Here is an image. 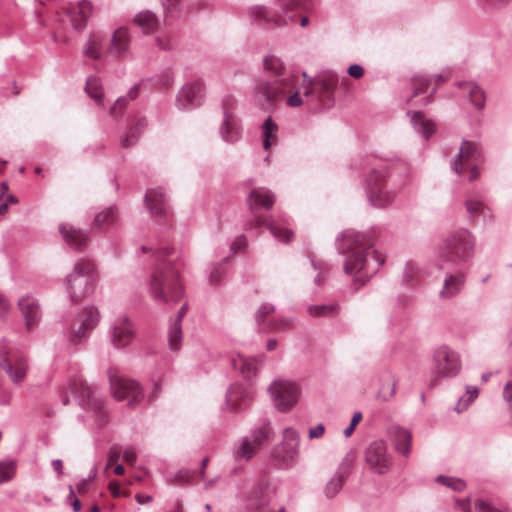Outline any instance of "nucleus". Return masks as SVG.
<instances>
[{
	"label": "nucleus",
	"instance_id": "obj_56",
	"mask_svg": "<svg viewBox=\"0 0 512 512\" xmlns=\"http://www.w3.org/2000/svg\"><path fill=\"white\" fill-rule=\"evenodd\" d=\"M156 46L163 51H169L174 47V40L169 35L157 36L155 38Z\"/></svg>",
	"mask_w": 512,
	"mask_h": 512
},
{
	"label": "nucleus",
	"instance_id": "obj_57",
	"mask_svg": "<svg viewBox=\"0 0 512 512\" xmlns=\"http://www.w3.org/2000/svg\"><path fill=\"white\" fill-rule=\"evenodd\" d=\"M361 419L362 413L359 411L355 412L354 415L352 416L349 426L345 428L343 431L345 437H349L353 433L356 425L361 421Z\"/></svg>",
	"mask_w": 512,
	"mask_h": 512
},
{
	"label": "nucleus",
	"instance_id": "obj_12",
	"mask_svg": "<svg viewBox=\"0 0 512 512\" xmlns=\"http://www.w3.org/2000/svg\"><path fill=\"white\" fill-rule=\"evenodd\" d=\"M108 378L112 394L118 401L127 400L130 408L138 406L143 401V390L138 382L121 376L116 368L108 370Z\"/></svg>",
	"mask_w": 512,
	"mask_h": 512
},
{
	"label": "nucleus",
	"instance_id": "obj_6",
	"mask_svg": "<svg viewBox=\"0 0 512 512\" xmlns=\"http://www.w3.org/2000/svg\"><path fill=\"white\" fill-rule=\"evenodd\" d=\"M97 275L94 265L84 259L74 264L72 272L66 277V290L73 303H79L90 296L96 287Z\"/></svg>",
	"mask_w": 512,
	"mask_h": 512
},
{
	"label": "nucleus",
	"instance_id": "obj_45",
	"mask_svg": "<svg viewBox=\"0 0 512 512\" xmlns=\"http://www.w3.org/2000/svg\"><path fill=\"white\" fill-rule=\"evenodd\" d=\"M168 344L171 350H180L182 344V325L171 323L168 330Z\"/></svg>",
	"mask_w": 512,
	"mask_h": 512
},
{
	"label": "nucleus",
	"instance_id": "obj_19",
	"mask_svg": "<svg viewBox=\"0 0 512 512\" xmlns=\"http://www.w3.org/2000/svg\"><path fill=\"white\" fill-rule=\"evenodd\" d=\"M234 99L227 96L223 102V120L219 127V134L226 143H235L241 137V126L239 120L230 112L228 107L232 106Z\"/></svg>",
	"mask_w": 512,
	"mask_h": 512
},
{
	"label": "nucleus",
	"instance_id": "obj_30",
	"mask_svg": "<svg viewBox=\"0 0 512 512\" xmlns=\"http://www.w3.org/2000/svg\"><path fill=\"white\" fill-rule=\"evenodd\" d=\"M391 437L393 440L395 450L408 457L411 452L412 434L409 430L400 427L393 426L391 428Z\"/></svg>",
	"mask_w": 512,
	"mask_h": 512
},
{
	"label": "nucleus",
	"instance_id": "obj_9",
	"mask_svg": "<svg viewBox=\"0 0 512 512\" xmlns=\"http://www.w3.org/2000/svg\"><path fill=\"white\" fill-rule=\"evenodd\" d=\"M278 3L285 15L276 14L263 5H254L249 8V16L261 25L281 27L295 21V16L289 12L306 11L310 5L309 0H278Z\"/></svg>",
	"mask_w": 512,
	"mask_h": 512
},
{
	"label": "nucleus",
	"instance_id": "obj_16",
	"mask_svg": "<svg viewBox=\"0 0 512 512\" xmlns=\"http://www.w3.org/2000/svg\"><path fill=\"white\" fill-rule=\"evenodd\" d=\"M110 341L115 348L127 347L136 336V328L127 316L114 319L109 329Z\"/></svg>",
	"mask_w": 512,
	"mask_h": 512
},
{
	"label": "nucleus",
	"instance_id": "obj_38",
	"mask_svg": "<svg viewBox=\"0 0 512 512\" xmlns=\"http://www.w3.org/2000/svg\"><path fill=\"white\" fill-rule=\"evenodd\" d=\"M102 45L103 37L100 34H92L83 47V54L90 59L99 60L101 58Z\"/></svg>",
	"mask_w": 512,
	"mask_h": 512
},
{
	"label": "nucleus",
	"instance_id": "obj_17",
	"mask_svg": "<svg viewBox=\"0 0 512 512\" xmlns=\"http://www.w3.org/2000/svg\"><path fill=\"white\" fill-rule=\"evenodd\" d=\"M253 397L254 391L251 385L235 383L226 392L225 406L232 412H239L250 406Z\"/></svg>",
	"mask_w": 512,
	"mask_h": 512
},
{
	"label": "nucleus",
	"instance_id": "obj_4",
	"mask_svg": "<svg viewBox=\"0 0 512 512\" xmlns=\"http://www.w3.org/2000/svg\"><path fill=\"white\" fill-rule=\"evenodd\" d=\"M275 202V195L272 191L264 187H258L251 190L249 193V207L253 215L245 228L252 229L257 227H265L274 236L276 240L283 243H288L292 237L293 232L288 229L289 219L282 216L279 220L271 217H262L258 215L260 209L270 210Z\"/></svg>",
	"mask_w": 512,
	"mask_h": 512
},
{
	"label": "nucleus",
	"instance_id": "obj_35",
	"mask_svg": "<svg viewBox=\"0 0 512 512\" xmlns=\"http://www.w3.org/2000/svg\"><path fill=\"white\" fill-rule=\"evenodd\" d=\"M134 23L139 26L145 34L154 33L159 24V20L155 13L150 10L141 11L135 15Z\"/></svg>",
	"mask_w": 512,
	"mask_h": 512
},
{
	"label": "nucleus",
	"instance_id": "obj_60",
	"mask_svg": "<svg viewBox=\"0 0 512 512\" xmlns=\"http://www.w3.org/2000/svg\"><path fill=\"white\" fill-rule=\"evenodd\" d=\"M123 459L128 464H134L137 459L136 451L133 447H126L123 451Z\"/></svg>",
	"mask_w": 512,
	"mask_h": 512
},
{
	"label": "nucleus",
	"instance_id": "obj_44",
	"mask_svg": "<svg viewBox=\"0 0 512 512\" xmlns=\"http://www.w3.org/2000/svg\"><path fill=\"white\" fill-rule=\"evenodd\" d=\"M432 84V77L427 75H414L411 79L412 97L425 93Z\"/></svg>",
	"mask_w": 512,
	"mask_h": 512
},
{
	"label": "nucleus",
	"instance_id": "obj_33",
	"mask_svg": "<svg viewBox=\"0 0 512 512\" xmlns=\"http://www.w3.org/2000/svg\"><path fill=\"white\" fill-rule=\"evenodd\" d=\"M411 116V123L416 132L421 134L425 139H428L435 132V123L427 119L422 112H407Z\"/></svg>",
	"mask_w": 512,
	"mask_h": 512
},
{
	"label": "nucleus",
	"instance_id": "obj_20",
	"mask_svg": "<svg viewBox=\"0 0 512 512\" xmlns=\"http://www.w3.org/2000/svg\"><path fill=\"white\" fill-rule=\"evenodd\" d=\"M204 85L200 81L185 84L178 92L176 103L179 109L191 110L204 101Z\"/></svg>",
	"mask_w": 512,
	"mask_h": 512
},
{
	"label": "nucleus",
	"instance_id": "obj_39",
	"mask_svg": "<svg viewBox=\"0 0 512 512\" xmlns=\"http://www.w3.org/2000/svg\"><path fill=\"white\" fill-rule=\"evenodd\" d=\"M117 209L115 206H110L106 208L105 210L99 212L92 222V228L93 229H100L103 226L112 225L117 220Z\"/></svg>",
	"mask_w": 512,
	"mask_h": 512
},
{
	"label": "nucleus",
	"instance_id": "obj_64",
	"mask_svg": "<svg viewBox=\"0 0 512 512\" xmlns=\"http://www.w3.org/2000/svg\"><path fill=\"white\" fill-rule=\"evenodd\" d=\"M475 509L477 512H495L494 508L484 500H477Z\"/></svg>",
	"mask_w": 512,
	"mask_h": 512
},
{
	"label": "nucleus",
	"instance_id": "obj_59",
	"mask_svg": "<svg viewBox=\"0 0 512 512\" xmlns=\"http://www.w3.org/2000/svg\"><path fill=\"white\" fill-rule=\"evenodd\" d=\"M222 277V271L219 266L212 265L209 272V281L211 284H217L220 282Z\"/></svg>",
	"mask_w": 512,
	"mask_h": 512
},
{
	"label": "nucleus",
	"instance_id": "obj_32",
	"mask_svg": "<svg viewBox=\"0 0 512 512\" xmlns=\"http://www.w3.org/2000/svg\"><path fill=\"white\" fill-rule=\"evenodd\" d=\"M465 207L471 220L482 217L484 220H490L493 217L492 210L482 200L469 197L465 201Z\"/></svg>",
	"mask_w": 512,
	"mask_h": 512
},
{
	"label": "nucleus",
	"instance_id": "obj_10",
	"mask_svg": "<svg viewBox=\"0 0 512 512\" xmlns=\"http://www.w3.org/2000/svg\"><path fill=\"white\" fill-rule=\"evenodd\" d=\"M67 389L83 409L93 414L98 428L108 422L103 402L93 387L88 386L82 379H75L68 383Z\"/></svg>",
	"mask_w": 512,
	"mask_h": 512
},
{
	"label": "nucleus",
	"instance_id": "obj_26",
	"mask_svg": "<svg viewBox=\"0 0 512 512\" xmlns=\"http://www.w3.org/2000/svg\"><path fill=\"white\" fill-rule=\"evenodd\" d=\"M262 363L263 358L244 357L242 355H237L231 359V365L233 369L239 371L240 374L246 379H250L255 376L259 371Z\"/></svg>",
	"mask_w": 512,
	"mask_h": 512
},
{
	"label": "nucleus",
	"instance_id": "obj_61",
	"mask_svg": "<svg viewBox=\"0 0 512 512\" xmlns=\"http://www.w3.org/2000/svg\"><path fill=\"white\" fill-rule=\"evenodd\" d=\"M146 127H147V119L145 117H140L136 120L134 126L131 127L130 129H133V131L135 133H137L136 135H138V137H140L141 133L146 129Z\"/></svg>",
	"mask_w": 512,
	"mask_h": 512
},
{
	"label": "nucleus",
	"instance_id": "obj_29",
	"mask_svg": "<svg viewBox=\"0 0 512 512\" xmlns=\"http://www.w3.org/2000/svg\"><path fill=\"white\" fill-rule=\"evenodd\" d=\"M131 42V36L129 29L126 27H120L114 31L111 37V43L108 48V52L112 56H121L126 53L129 49Z\"/></svg>",
	"mask_w": 512,
	"mask_h": 512
},
{
	"label": "nucleus",
	"instance_id": "obj_8",
	"mask_svg": "<svg viewBox=\"0 0 512 512\" xmlns=\"http://www.w3.org/2000/svg\"><path fill=\"white\" fill-rule=\"evenodd\" d=\"M274 437L271 422L263 420L254 426L249 435L240 438L233 446V457L236 461L248 462L262 447L268 445Z\"/></svg>",
	"mask_w": 512,
	"mask_h": 512
},
{
	"label": "nucleus",
	"instance_id": "obj_27",
	"mask_svg": "<svg viewBox=\"0 0 512 512\" xmlns=\"http://www.w3.org/2000/svg\"><path fill=\"white\" fill-rule=\"evenodd\" d=\"M349 468L350 461L345 458L325 486L324 493L327 498L332 499L341 491Z\"/></svg>",
	"mask_w": 512,
	"mask_h": 512
},
{
	"label": "nucleus",
	"instance_id": "obj_1",
	"mask_svg": "<svg viewBox=\"0 0 512 512\" xmlns=\"http://www.w3.org/2000/svg\"><path fill=\"white\" fill-rule=\"evenodd\" d=\"M337 250L346 255L343 270L353 276L358 290L368 282L384 264V257L373 249V241L369 234L354 230H346L336 238Z\"/></svg>",
	"mask_w": 512,
	"mask_h": 512
},
{
	"label": "nucleus",
	"instance_id": "obj_13",
	"mask_svg": "<svg viewBox=\"0 0 512 512\" xmlns=\"http://www.w3.org/2000/svg\"><path fill=\"white\" fill-rule=\"evenodd\" d=\"M433 375L438 378H452L461 370L459 354L447 345H441L433 351Z\"/></svg>",
	"mask_w": 512,
	"mask_h": 512
},
{
	"label": "nucleus",
	"instance_id": "obj_31",
	"mask_svg": "<svg viewBox=\"0 0 512 512\" xmlns=\"http://www.w3.org/2000/svg\"><path fill=\"white\" fill-rule=\"evenodd\" d=\"M275 307L269 303H263L256 312V321L263 331L267 330H276L288 325L289 321L287 319H281L276 321L275 323H269L266 325L265 317L271 313H273Z\"/></svg>",
	"mask_w": 512,
	"mask_h": 512
},
{
	"label": "nucleus",
	"instance_id": "obj_24",
	"mask_svg": "<svg viewBox=\"0 0 512 512\" xmlns=\"http://www.w3.org/2000/svg\"><path fill=\"white\" fill-rule=\"evenodd\" d=\"M466 282V273L457 268L455 271L446 270L442 288L439 291V297L443 300L451 299L457 296L464 288Z\"/></svg>",
	"mask_w": 512,
	"mask_h": 512
},
{
	"label": "nucleus",
	"instance_id": "obj_15",
	"mask_svg": "<svg viewBox=\"0 0 512 512\" xmlns=\"http://www.w3.org/2000/svg\"><path fill=\"white\" fill-rule=\"evenodd\" d=\"M365 460L370 469L377 474L387 473L392 465V457L382 440H376L366 448Z\"/></svg>",
	"mask_w": 512,
	"mask_h": 512
},
{
	"label": "nucleus",
	"instance_id": "obj_7",
	"mask_svg": "<svg viewBox=\"0 0 512 512\" xmlns=\"http://www.w3.org/2000/svg\"><path fill=\"white\" fill-rule=\"evenodd\" d=\"M371 171L365 181V191L370 204L377 208H385L393 203L396 193L387 188V166L373 157Z\"/></svg>",
	"mask_w": 512,
	"mask_h": 512
},
{
	"label": "nucleus",
	"instance_id": "obj_62",
	"mask_svg": "<svg viewBox=\"0 0 512 512\" xmlns=\"http://www.w3.org/2000/svg\"><path fill=\"white\" fill-rule=\"evenodd\" d=\"M159 82L161 86L164 88H168L173 83V74L170 70L163 72L161 76H159Z\"/></svg>",
	"mask_w": 512,
	"mask_h": 512
},
{
	"label": "nucleus",
	"instance_id": "obj_54",
	"mask_svg": "<svg viewBox=\"0 0 512 512\" xmlns=\"http://www.w3.org/2000/svg\"><path fill=\"white\" fill-rule=\"evenodd\" d=\"M15 472V464L11 461L0 463V484L12 479Z\"/></svg>",
	"mask_w": 512,
	"mask_h": 512
},
{
	"label": "nucleus",
	"instance_id": "obj_46",
	"mask_svg": "<svg viewBox=\"0 0 512 512\" xmlns=\"http://www.w3.org/2000/svg\"><path fill=\"white\" fill-rule=\"evenodd\" d=\"M17 306L25 319L26 327L29 329L32 324V297L30 294L20 297Z\"/></svg>",
	"mask_w": 512,
	"mask_h": 512
},
{
	"label": "nucleus",
	"instance_id": "obj_55",
	"mask_svg": "<svg viewBox=\"0 0 512 512\" xmlns=\"http://www.w3.org/2000/svg\"><path fill=\"white\" fill-rule=\"evenodd\" d=\"M133 129L126 131L120 138L121 146L125 149L132 147L139 139Z\"/></svg>",
	"mask_w": 512,
	"mask_h": 512
},
{
	"label": "nucleus",
	"instance_id": "obj_22",
	"mask_svg": "<svg viewBox=\"0 0 512 512\" xmlns=\"http://www.w3.org/2000/svg\"><path fill=\"white\" fill-rule=\"evenodd\" d=\"M284 437L293 440L294 443H282L277 445L273 449V457L280 462L282 467H290L294 464L298 453V435L295 430L286 428L284 430Z\"/></svg>",
	"mask_w": 512,
	"mask_h": 512
},
{
	"label": "nucleus",
	"instance_id": "obj_21",
	"mask_svg": "<svg viewBox=\"0 0 512 512\" xmlns=\"http://www.w3.org/2000/svg\"><path fill=\"white\" fill-rule=\"evenodd\" d=\"M146 208L154 218L167 219L170 206L169 198L162 187L148 189L144 196Z\"/></svg>",
	"mask_w": 512,
	"mask_h": 512
},
{
	"label": "nucleus",
	"instance_id": "obj_36",
	"mask_svg": "<svg viewBox=\"0 0 512 512\" xmlns=\"http://www.w3.org/2000/svg\"><path fill=\"white\" fill-rule=\"evenodd\" d=\"M266 488L263 484H257L251 488L247 495V508L256 511L267 503Z\"/></svg>",
	"mask_w": 512,
	"mask_h": 512
},
{
	"label": "nucleus",
	"instance_id": "obj_53",
	"mask_svg": "<svg viewBox=\"0 0 512 512\" xmlns=\"http://www.w3.org/2000/svg\"><path fill=\"white\" fill-rule=\"evenodd\" d=\"M395 389V381H393L392 383L382 384L381 388L379 389L376 395V398L382 402H388L394 397Z\"/></svg>",
	"mask_w": 512,
	"mask_h": 512
},
{
	"label": "nucleus",
	"instance_id": "obj_37",
	"mask_svg": "<svg viewBox=\"0 0 512 512\" xmlns=\"http://www.w3.org/2000/svg\"><path fill=\"white\" fill-rule=\"evenodd\" d=\"M338 82V75L332 71L323 72L315 80V84L320 87L321 93L327 97H329L334 92Z\"/></svg>",
	"mask_w": 512,
	"mask_h": 512
},
{
	"label": "nucleus",
	"instance_id": "obj_23",
	"mask_svg": "<svg viewBox=\"0 0 512 512\" xmlns=\"http://www.w3.org/2000/svg\"><path fill=\"white\" fill-rule=\"evenodd\" d=\"M91 11V3L88 0H81L77 6L64 9L62 21L69 23L74 30L82 31L86 27L87 19Z\"/></svg>",
	"mask_w": 512,
	"mask_h": 512
},
{
	"label": "nucleus",
	"instance_id": "obj_40",
	"mask_svg": "<svg viewBox=\"0 0 512 512\" xmlns=\"http://www.w3.org/2000/svg\"><path fill=\"white\" fill-rule=\"evenodd\" d=\"M140 91V85L135 84L132 86L126 96H121L117 98L115 101V104L110 108V115L113 118H118L120 116V113H118V110H122L128 103L129 100H134L138 97Z\"/></svg>",
	"mask_w": 512,
	"mask_h": 512
},
{
	"label": "nucleus",
	"instance_id": "obj_11",
	"mask_svg": "<svg viewBox=\"0 0 512 512\" xmlns=\"http://www.w3.org/2000/svg\"><path fill=\"white\" fill-rule=\"evenodd\" d=\"M99 320L100 315L96 307H85L71 324L66 325V336L69 344L78 347L85 343L91 331L98 325Z\"/></svg>",
	"mask_w": 512,
	"mask_h": 512
},
{
	"label": "nucleus",
	"instance_id": "obj_25",
	"mask_svg": "<svg viewBox=\"0 0 512 512\" xmlns=\"http://www.w3.org/2000/svg\"><path fill=\"white\" fill-rule=\"evenodd\" d=\"M59 232L65 243L73 249L81 250L86 247L89 237L79 228L70 224H60Z\"/></svg>",
	"mask_w": 512,
	"mask_h": 512
},
{
	"label": "nucleus",
	"instance_id": "obj_34",
	"mask_svg": "<svg viewBox=\"0 0 512 512\" xmlns=\"http://www.w3.org/2000/svg\"><path fill=\"white\" fill-rule=\"evenodd\" d=\"M458 87L463 89V91L468 93L469 100L472 105L478 109H482L485 106V92L484 90L475 82H458Z\"/></svg>",
	"mask_w": 512,
	"mask_h": 512
},
{
	"label": "nucleus",
	"instance_id": "obj_58",
	"mask_svg": "<svg viewBox=\"0 0 512 512\" xmlns=\"http://www.w3.org/2000/svg\"><path fill=\"white\" fill-rule=\"evenodd\" d=\"M246 246H247L246 237L244 235H240V236L236 237L235 240L231 243L230 249L233 252H238V251L245 249Z\"/></svg>",
	"mask_w": 512,
	"mask_h": 512
},
{
	"label": "nucleus",
	"instance_id": "obj_2",
	"mask_svg": "<svg viewBox=\"0 0 512 512\" xmlns=\"http://www.w3.org/2000/svg\"><path fill=\"white\" fill-rule=\"evenodd\" d=\"M263 68L267 76L255 82L253 97L262 109L273 110L295 89L298 75L274 55L264 57Z\"/></svg>",
	"mask_w": 512,
	"mask_h": 512
},
{
	"label": "nucleus",
	"instance_id": "obj_5",
	"mask_svg": "<svg viewBox=\"0 0 512 512\" xmlns=\"http://www.w3.org/2000/svg\"><path fill=\"white\" fill-rule=\"evenodd\" d=\"M476 239L466 228H459L450 232L438 249V256L442 261L439 269L445 270L451 264L456 266L459 262H466L474 255Z\"/></svg>",
	"mask_w": 512,
	"mask_h": 512
},
{
	"label": "nucleus",
	"instance_id": "obj_52",
	"mask_svg": "<svg viewBox=\"0 0 512 512\" xmlns=\"http://www.w3.org/2000/svg\"><path fill=\"white\" fill-rule=\"evenodd\" d=\"M451 78V71L449 69L443 70L441 73L432 77V83L435 82L436 87L433 88L430 95L425 99L424 104H428L432 101L434 94L436 93L437 87L442 83L448 81Z\"/></svg>",
	"mask_w": 512,
	"mask_h": 512
},
{
	"label": "nucleus",
	"instance_id": "obj_3",
	"mask_svg": "<svg viewBox=\"0 0 512 512\" xmlns=\"http://www.w3.org/2000/svg\"><path fill=\"white\" fill-rule=\"evenodd\" d=\"M172 249L162 247L153 252L155 264L148 280L151 298L157 303L177 302L183 296L178 269L171 261Z\"/></svg>",
	"mask_w": 512,
	"mask_h": 512
},
{
	"label": "nucleus",
	"instance_id": "obj_49",
	"mask_svg": "<svg viewBox=\"0 0 512 512\" xmlns=\"http://www.w3.org/2000/svg\"><path fill=\"white\" fill-rule=\"evenodd\" d=\"M419 275L418 267L413 263H407L403 274V283L408 287H415L418 284L417 277Z\"/></svg>",
	"mask_w": 512,
	"mask_h": 512
},
{
	"label": "nucleus",
	"instance_id": "obj_48",
	"mask_svg": "<svg viewBox=\"0 0 512 512\" xmlns=\"http://www.w3.org/2000/svg\"><path fill=\"white\" fill-rule=\"evenodd\" d=\"M436 482L445 485L456 492H461L466 487V483L464 480L450 476L440 475L436 478Z\"/></svg>",
	"mask_w": 512,
	"mask_h": 512
},
{
	"label": "nucleus",
	"instance_id": "obj_43",
	"mask_svg": "<svg viewBox=\"0 0 512 512\" xmlns=\"http://www.w3.org/2000/svg\"><path fill=\"white\" fill-rule=\"evenodd\" d=\"M307 312L312 317H330L338 313V305L336 304H321L311 305L308 307Z\"/></svg>",
	"mask_w": 512,
	"mask_h": 512
},
{
	"label": "nucleus",
	"instance_id": "obj_42",
	"mask_svg": "<svg viewBox=\"0 0 512 512\" xmlns=\"http://www.w3.org/2000/svg\"><path fill=\"white\" fill-rule=\"evenodd\" d=\"M278 132V125L272 120L269 116L264 123L262 124V134H263V148L268 151L273 141L276 138Z\"/></svg>",
	"mask_w": 512,
	"mask_h": 512
},
{
	"label": "nucleus",
	"instance_id": "obj_47",
	"mask_svg": "<svg viewBox=\"0 0 512 512\" xmlns=\"http://www.w3.org/2000/svg\"><path fill=\"white\" fill-rule=\"evenodd\" d=\"M479 394L478 388L474 386H466L465 396L459 398L455 410L460 413L468 408L471 402H473Z\"/></svg>",
	"mask_w": 512,
	"mask_h": 512
},
{
	"label": "nucleus",
	"instance_id": "obj_14",
	"mask_svg": "<svg viewBox=\"0 0 512 512\" xmlns=\"http://www.w3.org/2000/svg\"><path fill=\"white\" fill-rule=\"evenodd\" d=\"M268 390L276 409L281 412H287L294 407L300 395L298 385L288 380H275Z\"/></svg>",
	"mask_w": 512,
	"mask_h": 512
},
{
	"label": "nucleus",
	"instance_id": "obj_51",
	"mask_svg": "<svg viewBox=\"0 0 512 512\" xmlns=\"http://www.w3.org/2000/svg\"><path fill=\"white\" fill-rule=\"evenodd\" d=\"M8 185L6 183L1 184V194H0V215L6 213L8 208V203H16L17 200L12 194H8Z\"/></svg>",
	"mask_w": 512,
	"mask_h": 512
},
{
	"label": "nucleus",
	"instance_id": "obj_41",
	"mask_svg": "<svg viewBox=\"0 0 512 512\" xmlns=\"http://www.w3.org/2000/svg\"><path fill=\"white\" fill-rule=\"evenodd\" d=\"M85 91L99 106L103 105V89L101 80L96 76H90L86 80Z\"/></svg>",
	"mask_w": 512,
	"mask_h": 512
},
{
	"label": "nucleus",
	"instance_id": "obj_28",
	"mask_svg": "<svg viewBox=\"0 0 512 512\" xmlns=\"http://www.w3.org/2000/svg\"><path fill=\"white\" fill-rule=\"evenodd\" d=\"M1 365L7 370L14 382L21 381L27 372V364L18 353H9Z\"/></svg>",
	"mask_w": 512,
	"mask_h": 512
},
{
	"label": "nucleus",
	"instance_id": "obj_50",
	"mask_svg": "<svg viewBox=\"0 0 512 512\" xmlns=\"http://www.w3.org/2000/svg\"><path fill=\"white\" fill-rule=\"evenodd\" d=\"M180 3L181 0H162L166 22H169L171 18L179 14Z\"/></svg>",
	"mask_w": 512,
	"mask_h": 512
},
{
	"label": "nucleus",
	"instance_id": "obj_18",
	"mask_svg": "<svg viewBox=\"0 0 512 512\" xmlns=\"http://www.w3.org/2000/svg\"><path fill=\"white\" fill-rule=\"evenodd\" d=\"M483 159V152L480 144L463 140L458 155L452 160L451 168L455 173L461 175L465 165L478 163Z\"/></svg>",
	"mask_w": 512,
	"mask_h": 512
},
{
	"label": "nucleus",
	"instance_id": "obj_63",
	"mask_svg": "<svg viewBox=\"0 0 512 512\" xmlns=\"http://www.w3.org/2000/svg\"><path fill=\"white\" fill-rule=\"evenodd\" d=\"M325 432V426L323 424H318L315 427L309 429L308 436L310 439L320 438L323 436Z\"/></svg>",
	"mask_w": 512,
	"mask_h": 512
}]
</instances>
